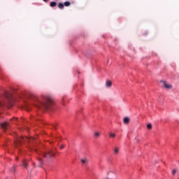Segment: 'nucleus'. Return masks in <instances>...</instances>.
<instances>
[{
	"label": "nucleus",
	"mask_w": 179,
	"mask_h": 179,
	"mask_svg": "<svg viewBox=\"0 0 179 179\" xmlns=\"http://www.w3.org/2000/svg\"><path fill=\"white\" fill-rule=\"evenodd\" d=\"M109 136H110V138H115V134L110 133V134H109Z\"/></svg>",
	"instance_id": "nucleus-18"
},
{
	"label": "nucleus",
	"mask_w": 179,
	"mask_h": 179,
	"mask_svg": "<svg viewBox=\"0 0 179 179\" xmlns=\"http://www.w3.org/2000/svg\"><path fill=\"white\" fill-rule=\"evenodd\" d=\"M147 128H148V129H152V124H148L147 125Z\"/></svg>",
	"instance_id": "nucleus-19"
},
{
	"label": "nucleus",
	"mask_w": 179,
	"mask_h": 179,
	"mask_svg": "<svg viewBox=\"0 0 179 179\" xmlns=\"http://www.w3.org/2000/svg\"><path fill=\"white\" fill-rule=\"evenodd\" d=\"M81 164L82 166H86L87 164H89V161L85 157L80 159Z\"/></svg>",
	"instance_id": "nucleus-4"
},
{
	"label": "nucleus",
	"mask_w": 179,
	"mask_h": 179,
	"mask_svg": "<svg viewBox=\"0 0 179 179\" xmlns=\"http://www.w3.org/2000/svg\"><path fill=\"white\" fill-rule=\"evenodd\" d=\"M57 6V3L55 2V1H52L51 3H50V6L52 7V8H54V6Z\"/></svg>",
	"instance_id": "nucleus-13"
},
{
	"label": "nucleus",
	"mask_w": 179,
	"mask_h": 179,
	"mask_svg": "<svg viewBox=\"0 0 179 179\" xmlns=\"http://www.w3.org/2000/svg\"><path fill=\"white\" fill-rule=\"evenodd\" d=\"M64 4L62 3H59L58 5V7L59 8V9H64Z\"/></svg>",
	"instance_id": "nucleus-12"
},
{
	"label": "nucleus",
	"mask_w": 179,
	"mask_h": 179,
	"mask_svg": "<svg viewBox=\"0 0 179 179\" xmlns=\"http://www.w3.org/2000/svg\"><path fill=\"white\" fill-rule=\"evenodd\" d=\"M43 1H47V0H43Z\"/></svg>",
	"instance_id": "nucleus-22"
},
{
	"label": "nucleus",
	"mask_w": 179,
	"mask_h": 179,
	"mask_svg": "<svg viewBox=\"0 0 179 179\" xmlns=\"http://www.w3.org/2000/svg\"><path fill=\"white\" fill-rule=\"evenodd\" d=\"M5 97L7 99V100L10 104V106L12 107V106H13V104L10 101L12 100V99H10V95L9 94H6Z\"/></svg>",
	"instance_id": "nucleus-6"
},
{
	"label": "nucleus",
	"mask_w": 179,
	"mask_h": 179,
	"mask_svg": "<svg viewBox=\"0 0 179 179\" xmlns=\"http://www.w3.org/2000/svg\"><path fill=\"white\" fill-rule=\"evenodd\" d=\"M129 121H130V119L129 117H125L123 120V122L124 124H125V125H128V124H129Z\"/></svg>",
	"instance_id": "nucleus-10"
},
{
	"label": "nucleus",
	"mask_w": 179,
	"mask_h": 179,
	"mask_svg": "<svg viewBox=\"0 0 179 179\" xmlns=\"http://www.w3.org/2000/svg\"><path fill=\"white\" fill-rule=\"evenodd\" d=\"M64 148H65V145H60V149H64Z\"/></svg>",
	"instance_id": "nucleus-20"
},
{
	"label": "nucleus",
	"mask_w": 179,
	"mask_h": 179,
	"mask_svg": "<svg viewBox=\"0 0 179 179\" xmlns=\"http://www.w3.org/2000/svg\"><path fill=\"white\" fill-rule=\"evenodd\" d=\"M176 173H177V169H174L172 170V175L173 176H176Z\"/></svg>",
	"instance_id": "nucleus-16"
},
{
	"label": "nucleus",
	"mask_w": 179,
	"mask_h": 179,
	"mask_svg": "<svg viewBox=\"0 0 179 179\" xmlns=\"http://www.w3.org/2000/svg\"><path fill=\"white\" fill-rule=\"evenodd\" d=\"M29 138L27 137H23V136H20V137H18L17 138V142L15 143V145H20V143H22V142L24 141H29Z\"/></svg>",
	"instance_id": "nucleus-3"
},
{
	"label": "nucleus",
	"mask_w": 179,
	"mask_h": 179,
	"mask_svg": "<svg viewBox=\"0 0 179 179\" xmlns=\"http://www.w3.org/2000/svg\"><path fill=\"white\" fill-rule=\"evenodd\" d=\"M22 164H23L24 167H25V169H27V162L24 161Z\"/></svg>",
	"instance_id": "nucleus-15"
},
{
	"label": "nucleus",
	"mask_w": 179,
	"mask_h": 179,
	"mask_svg": "<svg viewBox=\"0 0 179 179\" xmlns=\"http://www.w3.org/2000/svg\"><path fill=\"white\" fill-rule=\"evenodd\" d=\"M42 155L46 159H51V157H54V156H55V152H54V150H49L45 152H43Z\"/></svg>",
	"instance_id": "nucleus-2"
},
{
	"label": "nucleus",
	"mask_w": 179,
	"mask_h": 179,
	"mask_svg": "<svg viewBox=\"0 0 179 179\" xmlns=\"http://www.w3.org/2000/svg\"><path fill=\"white\" fill-rule=\"evenodd\" d=\"M114 153H115V155H118V153H120V148L118 147L115 148Z\"/></svg>",
	"instance_id": "nucleus-11"
},
{
	"label": "nucleus",
	"mask_w": 179,
	"mask_h": 179,
	"mask_svg": "<svg viewBox=\"0 0 179 179\" xmlns=\"http://www.w3.org/2000/svg\"><path fill=\"white\" fill-rule=\"evenodd\" d=\"M111 86H113V83L110 80H107L106 82V87H111Z\"/></svg>",
	"instance_id": "nucleus-9"
},
{
	"label": "nucleus",
	"mask_w": 179,
	"mask_h": 179,
	"mask_svg": "<svg viewBox=\"0 0 179 179\" xmlns=\"http://www.w3.org/2000/svg\"><path fill=\"white\" fill-rule=\"evenodd\" d=\"M101 135V133L100 131H94V139H99Z\"/></svg>",
	"instance_id": "nucleus-8"
},
{
	"label": "nucleus",
	"mask_w": 179,
	"mask_h": 179,
	"mask_svg": "<svg viewBox=\"0 0 179 179\" xmlns=\"http://www.w3.org/2000/svg\"><path fill=\"white\" fill-rule=\"evenodd\" d=\"M162 83L166 89H172L173 88V86L167 83L166 81H163Z\"/></svg>",
	"instance_id": "nucleus-7"
},
{
	"label": "nucleus",
	"mask_w": 179,
	"mask_h": 179,
	"mask_svg": "<svg viewBox=\"0 0 179 179\" xmlns=\"http://www.w3.org/2000/svg\"><path fill=\"white\" fill-rule=\"evenodd\" d=\"M3 106V103L2 102H0V107H2Z\"/></svg>",
	"instance_id": "nucleus-21"
},
{
	"label": "nucleus",
	"mask_w": 179,
	"mask_h": 179,
	"mask_svg": "<svg viewBox=\"0 0 179 179\" xmlns=\"http://www.w3.org/2000/svg\"><path fill=\"white\" fill-rule=\"evenodd\" d=\"M1 127L3 129V131H6V129H8V128H9V124H8L7 122H3L1 124Z\"/></svg>",
	"instance_id": "nucleus-5"
},
{
	"label": "nucleus",
	"mask_w": 179,
	"mask_h": 179,
	"mask_svg": "<svg viewBox=\"0 0 179 179\" xmlns=\"http://www.w3.org/2000/svg\"><path fill=\"white\" fill-rule=\"evenodd\" d=\"M38 160H39V162H40L39 166L41 167L43 166V159H41V158H39Z\"/></svg>",
	"instance_id": "nucleus-14"
},
{
	"label": "nucleus",
	"mask_w": 179,
	"mask_h": 179,
	"mask_svg": "<svg viewBox=\"0 0 179 179\" xmlns=\"http://www.w3.org/2000/svg\"><path fill=\"white\" fill-rule=\"evenodd\" d=\"M34 101L35 102L34 106L41 110H50V108L54 106L52 99L48 96L44 97L43 100L40 99L37 96H34Z\"/></svg>",
	"instance_id": "nucleus-1"
},
{
	"label": "nucleus",
	"mask_w": 179,
	"mask_h": 179,
	"mask_svg": "<svg viewBox=\"0 0 179 179\" xmlns=\"http://www.w3.org/2000/svg\"><path fill=\"white\" fill-rule=\"evenodd\" d=\"M64 6H69V5H71V3L69 1H66L64 3Z\"/></svg>",
	"instance_id": "nucleus-17"
}]
</instances>
